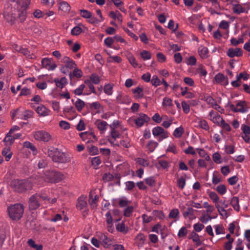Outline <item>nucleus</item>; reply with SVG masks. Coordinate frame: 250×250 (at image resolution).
Segmentation results:
<instances>
[{
  "instance_id": "1",
  "label": "nucleus",
  "mask_w": 250,
  "mask_h": 250,
  "mask_svg": "<svg viewBox=\"0 0 250 250\" xmlns=\"http://www.w3.org/2000/svg\"><path fill=\"white\" fill-rule=\"evenodd\" d=\"M42 179H36L31 177L28 179H14L11 182V187L13 190L18 193H21L27 190H31L34 185H42Z\"/></svg>"
},
{
  "instance_id": "2",
  "label": "nucleus",
  "mask_w": 250,
  "mask_h": 250,
  "mask_svg": "<svg viewBox=\"0 0 250 250\" xmlns=\"http://www.w3.org/2000/svg\"><path fill=\"white\" fill-rule=\"evenodd\" d=\"M55 163L66 164L71 161V157L58 148L51 147L47 149L45 153Z\"/></svg>"
},
{
  "instance_id": "3",
  "label": "nucleus",
  "mask_w": 250,
  "mask_h": 250,
  "mask_svg": "<svg viewBox=\"0 0 250 250\" xmlns=\"http://www.w3.org/2000/svg\"><path fill=\"white\" fill-rule=\"evenodd\" d=\"M42 178L44 182L56 183L64 179V176L61 172L52 170L46 171Z\"/></svg>"
},
{
  "instance_id": "4",
  "label": "nucleus",
  "mask_w": 250,
  "mask_h": 250,
  "mask_svg": "<svg viewBox=\"0 0 250 250\" xmlns=\"http://www.w3.org/2000/svg\"><path fill=\"white\" fill-rule=\"evenodd\" d=\"M10 217L13 220L20 219L24 212V207L22 204H15L10 206L7 208Z\"/></svg>"
},
{
  "instance_id": "5",
  "label": "nucleus",
  "mask_w": 250,
  "mask_h": 250,
  "mask_svg": "<svg viewBox=\"0 0 250 250\" xmlns=\"http://www.w3.org/2000/svg\"><path fill=\"white\" fill-rule=\"evenodd\" d=\"M17 10L14 9H12V8L5 7L4 11V17L8 22L13 24L14 23L16 19L17 18V14L16 13Z\"/></svg>"
},
{
  "instance_id": "6",
  "label": "nucleus",
  "mask_w": 250,
  "mask_h": 250,
  "mask_svg": "<svg viewBox=\"0 0 250 250\" xmlns=\"http://www.w3.org/2000/svg\"><path fill=\"white\" fill-rule=\"evenodd\" d=\"M76 208L78 210H83V215L87 214L88 209L87 208V197L82 195L79 197L77 201Z\"/></svg>"
},
{
  "instance_id": "7",
  "label": "nucleus",
  "mask_w": 250,
  "mask_h": 250,
  "mask_svg": "<svg viewBox=\"0 0 250 250\" xmlns=\"http://www.w3.org/2000/svg\"><path fill=\"white\" fill-rule=\"evenodd\" d=\"M61 62L64 64V66H62L61 68V71L62 73L65 74V68L72 69L77 67L75 62L71 58L67 56H64L61 60Z\"/></svg>"
},
{
  "instance_id": "8",
  "label": "nucleus",
  "mask_w": 250,
  "mask_h": 250,
  "mask_svg": "<svg viewBox=\"0 0 250 250\" xmlns=\"http://www.w3.org/2000/svg\"><path fill=\"white\" fill-rule=\"evenodd\" d=\"M34 139L38 141L48 142L51 139V135L44 130H39L33 133Z\"/></svg>"
},
{
  "instance_id": "9",
  "label": "nucleus",
  "mask_w": 250,
  "mask_h": 250,
  "mask_svg": "<svg viewBox=\"0 0 250 250\" xmlns=\"http://www.w3.org/2000/svg\"><path fill=\"white\" fill-rule=\"evenodd\" d=\"M152 134L154 137H159L158 141H162L163 140L167 138L168 137L167 131L161 126H156L152 129Z\"/></svg>"
},
{
  "instance_id": "10",
  "label": "nucleus",
  "mask_w": 250,
  "mask_h": 250,
  "mask_svg": "<svg viewBox=\"0 0 250 250\" xmlns=\"http://www.w3.org/2000/svg\"><path fill=\"white\" fill-rule=\"evenodd\" d=\"M229 107L230 109L235 112L245 113L248 111V109L247 103L245 101L238 102L236 105L230 104Z\"/></svg>"
},
{
  "instance_id": "11",
  "label": "nucleus",
  "mask_w": 250,
  "mask_h": 250,
  "mask_svg": "<svg viewBox=\"0 0 250 250\" xmlns=\"http://www.w3.org/2000/svg\"><path fill=\"white\" fill-rule=\"evenodd\" d=\"M42 64L43 68L50 71L54 70L56 67V64L52 61L51 58H43L42 60Z\"/></svg>"
},
{
  "instance_id": "12",
  "label": "nucleus",
  "mask_w": 250,
  "mask_h": 250,
  "mask_svg": "<svg viewBox=\"0 0 250 250\" xmlns=\"http://www.w3.org/2000/svg\"><path fill=\"white\" fill-rule=\"evenodd\" d=\"M28 204L30 210H35L40 207V204L38 199V193L33 194L30 197Z\"/></svg>"
},
{
  "instance_id": "13",
  "label": "nucleus",
  "mask_w": 250,
  "mask_h": 250,
  "mask_svg": "<svg viewBox=\"0 0 250 250\" xmlns=\"http://www.w3.org/2000/svg\"><path fill=\"white\" fill-rule=\"evenodd\" d=\"M227 54L230 58H233L234 57H239L243 55V51L240 48H230L227 51Z\"/></svg>"
},
{
  "instance_id": "14",
  "label": "nucleus",
  "mask_w": 250,
  "mask_h": 250,
  "mask_svg": "<svg viewBox=\"0 0 250 250\" xmlns=\"http://www.w3.org/2000/svg\"><path fill=\"white\" fill-rule=\"evenodd\" d=\"M149 120V118L146 115L141 113L134 120V122L138 127H141L144 125L145 123L147 122Z\"/></svg>"
},
{
  "instance_id": "15",
  "label": "nucleus",
  "mask_w": 250,
  "mask_h": 250,
  "mask_svg": "<svg viewBox=\"0 0 250 250\" xmlns=\"http://www.w3.org/2000/svg\"><path fill=\"white\" fill-rule=\"evenodd\" d=\"M208 116H209V120L217 125H218L223 119L217 112L212 110L209 112Z\"/></svg>"
},
{
  "instance_id": "16",
  "label": "nucleus",
  "mask_w": 250,
  "mask_h": 250,
  "mask_svg": "<svg viewBox=\"0 0 250 250\" xmlns=\"http://www.w3.org/2000/svg\"><path fill=\"white\" fill-rule=\"evenodd\" d=\"M36 112L40 116L45 117L50 115L51 111L43 104H40L36 109Z\"/></svg>"
},
{
  "instance_id": "17",
  "label": "nucleus",
  "mask_w": 250,
  "mask_h": 250,
  "mask_svg": "<svg viewBox=\"0 0 250 250\" xmlns=\"http://www.w3.org/2000/svg\"><path fill=\"white\" fill-rule=\"evenodd\" d=\"M214 79L217 83L222 85H227L229 84L228 78L222 73H219L216 75Z\"/></svg>"
},
{
  "instance_id": "18",
  "label": "nucleus",
  "mask_w": 250,
  "mask_h": 250,
  "mask_svg": "<svg viewBox=\"0 0 250 250\" xmlns=\"http://www.w3.org/2000/svg\"><path fill=\"white\" fill-rule=\"evenodd\" d=\"M146 240V236L142 233L137 234L134 238L135 242L139 247H142L144 245Z\"/></svg>"
},
{
  "instance_id": "19",
  "label": "nucleus",
  "mask_w": 250,
  "mask_h": 250,
  "mask_svg": "<svg viewBox=\"0 0 250 250\" xmlns=\"http://www.w3.org/2000/svg\"><path fill=\"white\" fill-rule=\"evenodd\" d=\"M89 204L92 208H95L97 207V202L99 199V197L97 195L93 196L92 192L89 193Z\"/></svg>"
},
{
  "instance_id": "20",
  "label": "nucleus",
  "mask_w": 250,
  "mask_h": 250,
  "mask_svg": "<svg viewBox=\"0 0 250 250\" xmlns=\"http://www.w3.org/2000/svg\"><path fill=\"white\" fill-rule=\"evenodd\" d=\"M84 84L85 86L87 87V88L89 89L88 91H86L85 93H83V95H89L91 93H93L94 94H96V92L95 89V87L94 85H93V83L91 82L90 80H89L88 79H86L84 81Z\"/></svg>"
},
{
  "instance_id": "21",
  "label": "nucleus",
  "mask_w": 250,
  "mask_h": 250,
  "mask_svg": "<svg viewBox=\"0 0 250 250\" xmlns=\"http://www.w3.org/2000/svg\"><path fill=\"white\" fill-rule=\"evenodd\" d=\"M58 3L59 9L64 12H68L71 9L70 5L66 1L60 0L58 1Z\"/></svg>"
},
{
  "instance_id": "22",
  "label": "nucleus",
  "mask_w": 250,
  "mask_h": 250,
  "mask_svg": "<svg viewBox=\"0 0 250 250\" xmlns=\"http://www.w3.org/2000/svg\"><path fill=\"white\" fill-rule=\"evenodd\" d=\"M188 238L192 239L195 244L197 246H200L202 244V241L200 240V236L194 231H192L191 234L188 235Z\"/></svg>"
},
{
  "instance_id": "23",
  "label": "nucleus",
  "mask_w": 250,
  "mask_h": 250,
  "mask_svg": "<svg viewBox=\"0 0 250 250\" xmlns=\"http://www.w3.org/2000/svg\"><path fill=\"white\" fill-rule=\"evenodd\" d=\"M95 125L97 126L98 129L103 132L106 130L108 125L106 122L100 120H97L96 121Z\"/></svg>"
},
{
  "instance_id": "24",
  "label": "nucleus",
  "mask_w": 250,
  "mask_h": 250,
  "mask_svg": "<svg viewBox=\"0 0 250 250\" xmlns=\"http://www.w3.org/2000/svg\"><path fill=\"white\" fill-rule=\"evenodd\" d=\"M89 107L92 111H95V113L101 112L103 107L101 104L98 102H93L89 104Z\"/></svg>"
},
{
  "instance_id": "25",
  "label": "nucleus",
  "mask_w": 250,
  "mask_h": 250,
  "mask_svg": "<svg viewBox=\"0 0 250 250\" xmlns=\"http://www.w3.org/2000/svg\"><path fill=\"white\" fill-rule=\"evenodd\" d=\"M54 82L55 83L56 85L61 89L67 83V79L65 77H62L61 79L56 78Z\"/></svg>"
},
{
  "instance_id": "26",
  "label": "nucleus",
  "mask_w": 250,
  "mask_h": 250,
  "mask_svg": "<svg viewBox=\"0 0 250 250\" xmlns=\"http://www.w3.org/2000/svg\"><path fill=\"white\" fill-rule=\"evenodd\" d=\"M100 240L102 241L103 245L105 248H108L111 245V239L104 234H101Z\"/></svg>"
},
{
  "instance_id": "27",
  "label": "nucleus",
  "mask_w": 250,
  "mask_h": 250,
  "mask_svg": "<svg viewBox=\"0 0 250 250\" xmlns=\"http://www.w3.org/2000/svg\"><path fill=\"white\" fill-rule=\"evenodd\" d=\"M239 202V198L236 196H234L231 198L230 202V204L233 207V209L238 212L240 210Z\"/></svg>"
},
{
  "instance_id": "28",
  "label": "nucleus",
  "mask_w": 250,
  "mask_h": 250,
  "mask_svg": "<svg viewBox=\"0 0 250 250\" xmlns=\"http://www.w3.org/2000/svg\"><path fill=\"white\" fill-rule=\"evenodd\" d=\"M115 6L122 12L126 14L127 10L124 6V2L121 0H112Z\"/></svg>"
},
{
  "instance_id": "29",
  "label": "nucleus",
  "mask_w": 250,
  "mask_h": 250,
  "mask_svg": "<svg viewBox=\"0 0 250 250\" xmlns=\"http://www.w3.org/2000/svg\"><path fill=\"white\" fill-rule=\"evenodd\" d=\"M198 53L202 58L205 59L208 57V50L205 46H200L198 49Z\"/></svg>"
},
{
  "instance_id": "30",
  "label": "nucleus",
  "mask_w": 250,
  "mask_h": 250,
  "mask_svg": "<svg viewBox=\"0 0 250 250\" xmlns=\"http://www.w3.org/2000/svg\"><path fill=\"white\" fill-rule=\"evenodd\" d=\"M109 16L115 20H117L121 22L123 21L122 15L118 11L110 12Z\"/></svg>"
},
{
  "instance_id": "31",
  "label": "nucleus",
  "mask_w": 250,
  "mask_h": 250,
  "mask_svg": "<svg viewBox=\"0 0 250 250\" xmlns=\"http://www.w3.org/2000/svg\"><path fill=\"white\" fill-rule=\"evenodd\" d=\"M73 69H74L73 71V73H72L71 72H70L69 73L70 78L71 79L72 76L76 77L77 78H81L83 76L82 71L80 69L77 68V67L75 68H74Z\"/></svg>"
},
{
  "instance_id": "32",
  "label": "nucleus",
  "mask_w": 250,
  "mask_h": 250,
  "mask_svg": "<svg viewBox=\"0 0 250 250\" xmlns=\"http://www.w3.org/2000/svg\"><path fill=\"white\" fill-rule=\"evenodd\" d=\"M179 216V211L177 208H173L171 209L168 214V217L171 219H175V221L178 220Z\"/></svg>"
},
{
  "instance_id": "33",
  "label": "nucleus",
  "mask_w": 250,
  "mask_h": 250,
  "mask_svg": "<svg viewBox=\"0 0 250 250\" xmlns=\"http://www.w3.org/2000/svg\"><path fill=\"white\" fill-rule=\"evenodd\" d=\"M215 208H217V211L221 216L225 218L228 217V215L227 211L224 208L221 206L219 204L215 205Z\"/></svg>"
},
{
  "instance_id": "34",
  "label": "nucleus",
  "mask_w": 250,
  "mask_h": 250,
  "mask_svg": "<svg viewBox=\"0 0 250 250\" xmlns=\"http://www.w3.org/2000/svg\"><path fill=\"white\" fill-rule=\"evenodd\" d=\"M2 154L5 157V160L6 161H9L12 155V153L10 151L9 147H4L3 149Z\"/></svg>"
},
{
  "instance_id": "35",
  "label": "nucleus",
  "mask_w": 250,
  "mask_h": 250,
  "mask_svg": "<svg viewBox=\"0 0 250 250\" xmlns=\"http://www.w3.org/2000/svg\"><path fill=\"white\" fill-rule=\"evenodd\" d=\"M217 217V215L216 214L214 216H211L207 214H204L202 215V216L200 218V221L202 223L206 224L209 221H210L212 219L216 218Z\"/></svg>"
},
{
  "instance_id": "36",
  "label": "nucleus",
  "mask_w": 250,
  "mask_h": 250,
  "mask_svg": "<svg viewBox=\"0 0 250 250\" xmlns=\"http://www.w3.org/2000/svg\"><path fill=\"white\" fill-rule=\"evenodd\" d=\"M208 196L209 198L212 201V202L215 203V205L219 204L218 203L220 199L219 197L215 192L210 191L208 193Z\"/></svg>"
},
{
  "instance_id": "37",
  "label": "nucleus",
  "mask_w": 250,
  "mask_h": 250,
  "mask_svg": "<svg viewBox=\"0 0 250 250\" xmlns=\"http://www.w3.org/2000/svg\"><path fill=\"white\" fill-rule=\"evenodd\" d=\"M17 17L19 18L21 22L24 21L26 18V11L25 9L21 11L17 10Z\"/></svg>"
},
{
  "instance_id": "38",
  "label": "nucleus",
  "mask_w": 250,
  "mask_h": 250,
  "mask_svg": "<svg viewBox=\"0 0 250 250\" xmlns=\"http://www.w3.org/2000/svg\"><path fill=\"white\" fill-rule=\"evenodd\" d=\"M158 146V143L154 141L151 140L146 145V147L148 150L150 152H153L154 149L157 147Z\"/></svg>"
},
{
  "instance_id": "39",
  "label": "nucleus",
  "mask_w": 250,
  "mask_h": 250,
  "mask_svg": "<svg viewBox=\"0 0 250 250\" xmlns=\"http://www.w3.org/2000/svg\"><path fill=\"white\" fill-rule=\"evenodd\" d=\"M85 103L80 99H78L75 103V105L79 112L81 111L83 107L84 106Z\"/></svg>"
},
{
  "instance_id": "40",
  "label": "nucleus",
  "mask_w": 250,
  "mask_h": 250,
  "mask_svg": "<svg viewBox=\"0 0 250 250\" xmlns=\"http://www.w3.org/2000/svg\"><path fill=\"white\" fill-rule=\"evenodd\" d=\"M150 82L152 85L155 87H157L161 84V80L159 79L158 77L156 75L152 76Z\"/></svg>"
},
{
  "instance_id": "41",
  "label": "nucleus",
  "mask_w": 250,
  "mask_h": 250,
  "mask_svg": "<svg viewBox=\"0 0 250 250\" xmlns=\"http://www.w3.org/2000/svg\"><path fill=\"white\" fill-rule=\"evenodd\" d=\"M101 160L99 156L93 157L91 159L92 165L95 167V168H98L99 166L101 164Z\"/></svg>"
},
{
  "instance_id": "42",
  "label": "nucleus",
  "mask_w": 250,
  "mask_h": 250,
  "mask_svg": "<svg viewBox=\"0 0 250 250\" xmlns=\"http://www.w3.org/2000/svg\"><path fill=\"white\" fill-rule=\"evenodd\" d=\"M34 112L31 110H26L23 112L22 115V119L26 120L29 118H32L33 116Z\"/></svg>"
},
{
  "instance_id": "43",
  "label": "nucleus",
  "mask_w": 250,
  "mask_h": 250,
  "mask_svg": "<svg viewBox=\"0 0 250 250\" xmlns=\"http://www.w3.org/2000/svg\"><path fill=\"white\" fill-rule=\"evenodd\" d=\"M216 234H224L225 229L222 225H216L213 226Z\"/></svg>"
},
{
  "instance_id": "44",
  "label": "nucleus",
  "mask_w": 250,
  "mask_h": 250,
  "mask_svg": "<svg viewBox=\"0 0 250 250\" xmlns=\"http://www.w3.org/2000/svg\"><path fill=\"white\" fill-rule=\"evenodd\" d=\"M3 141L6 145H11L14 143V138L12 136V134H9L8 132L4 138Z\"/></svg>"
},
{
  "instance_id": "45",
  "label": "nucleus",
  "mask_w": 250,
  "mask_h": 250,
  "mask_svg": "<svg viewBox=\"0 0 250 250\" xmlns=\"http://www.w3.org/2000/svg\"><path fill=\"white\" fill-rule=\"evenodd\" d=\"M184 133V129L182 126L176 128L173 133V135L177 138L181 137Z\"/></svg>"
},
{
  "instance_id": "46",
  "label": "nucleus",
  "mask_w": 250,
  "mask_h": 250,
  "mask_svg": "<svg viewBox=\"0 0 250 250\" xmlns=\"http://www.w3.org/2000/svg\"><path fill=\"white\" fill-rule=\"evenodd\" d=\"M140 56L144 61H146L151 59V54L148 51L143 50L140 53Z\"/></svg>"
},
{
  "instance_id": "47",
  "label": "nucleus",
  "mask_w": 250,
  "mask_h": 250,
  "mask_svg": "<svg viewBox=\"0 0 250 250\" xmlns=\"http://www.w3.org/2000/svg\"><path fill=\"white\" fill-rule=\"evenodd\" d=\"M85 88V85L84 84H81L78 88L74 90V93L76 95H83V90Z\"/></svg>"
},
{
  "instance_id": "48",
  "label": "nucleus",
  "mask_w": 250,
  "mask_h": 250,
  "mask_svg": "<svg viewBox=\"0 0 250 250\" xmlns=\"http://www.w3.org/2000/svg\"><path fill=\"white\" fill-rule=\"evenodd\" d=\"M47 191L46 190H42L40 193H38V197H40L42 201L45 202H47V201L49 200V197L47 194Z\"/></svg>"
},
{
  "instance_id": "49",
  "label": "nucleus",
  "mask_w": 250,
  "mask_h": 250,
  "mask_svg": "<svg viewBox=\"0 0 250 250\" xmlns=\"http://www.w3.org/2000/svg\"><path fill=\"white\" fill-rule=\"evenodd\" d=\"M104 91L107 95H111L113 93V86L110 84L105 85Z\"/></svg>"
},
{
  "instance_id": "50",
  "label": "nucleus",
  "mask_w": 250,
  "mask_h": 250,
  "mask_svg": "<svg viewBox=\"0 0 250 250\" xmlns=\"http://www.w3.org/2000/svg\"><path fill=\"white\" fill-rule=\"evenodd\" d=\"M134 208L132 206H127L124 210V216L129 217L132 215Z\"/></svg>"
},
{
  "instance_id": "51",
  "label": "nucleus",
  "mask_w": 250,
  "mask_h": 250,
  "mask_svg": "<svg viewBox=\"0 0 250 250\" xmlns=\"http://www.w3.org/2000/svg\"><path fill=\"white\" fill-rule=\"evenodd\" d=\"M133 92L136 94L135 95L136 98H142L143 97V89L141 87H137L135 89H133Z\"/></svg>"
},
{
  "instance_id": "52",
  "label": "nucleus",
  "mask_w": 250,
  "mask_h": 250,
  "mask_svg": "<svg viewBox=\"0 0 250 250\" xmlns=\"http://www.w3.org/2000/svg\"><path fill=\"white\" fill-rule=\"evenodd\" d=\"M136 163L144 167H147L149 165V162L146 159L142 158H138L136 160Z\"/></svg>"
},
{
  "instance_id": "53",
  "label": "nucleus",
  "mask_w": 250,
  "mask_h": 250,
  "mask_svg": "<svg viewBox=\"0 0 250 250\" xmlns=\"http://www.w3.org/2000/svg\"><path fill=\"white\" fill-rule=\"evenodd\" d=\"M128 60L129 62L134 67H141V65L138 64L135 60V58L133 56L130 55L128 57Z\"/></svg>"
},
{
  "instance_id": "54",
  "label": "nucleus",
  "mask_w": 250,
  "mask_h": 250,
  "mask_svg": "<svg viewBox=\"0 0 250 250\" xmlns=\"http://www.w3.org/2000/svg\"><path fill=\"white\" fill-rule=\"evenodd\" d=\"M81 13V16L85 19H88L91 18L92 13L86 10L81 9L80 10Z\"/></svg>"
},
{
  "instance_id": "55",
  "label": "nucleus",
  "mask_w": 250,
  "mask_h": 250,
  "mask_svg": "<svg viewBox=\"0 0 250 250\" xmlns=\"http://www.w3.org/2000/svg\"><path fill=\"white\" fill-rule=\"evenodd\" d=\"M216 191L221 195L225 194L227 192V188L224 185H220L216 187Z\"/></svg>"
},
{
  "instance_id": "56",
  "label": "nucleus",
  "mask_w": 250,
  "mask_h": 250,
  "mask_svg": "<svg viewBox=\"0 0 250 250\" xmlns=\"http://www.w3.org/2000/svg\"><path fill=\"white\" fill-rule=\"evenodd\" d=\"M194 210L191 208H188L184 212L183 215L185 217H188L191 218L194 215Z\"/></svg>"
},
{
  "instance_id": "57",
  "label": "nucleus",
  "mask_w": 250,
  "mask_h": 250,
  "mask_svg": "<svg viewBox=\"0 0 250 250\" xmlns=\"http://www.w3.org/2000/svg\"><path fill=\"white\" fill-rule=\"evenodd\" d=\"M116 229L118 231L124 232L125 233H127V229L125 228V226L124 223H119L116 225Z\"/></svg>"
},
{
  "instance_id": "58",
  "label": "nucleus",
  "mask_w": 250,
  "mask_h": 250,
  "mask_svg": "<svg viewBox=\"0 0 250 250\" xmlns=\"http://www.w3.org/2000/svg\"><path fill=\"white\" fill-rule=\"evenodd\" d=\"M187 229L185 227H183L179 229L177 235L179 238H183L187 235Z\"/></svg>"
},
{
  "instance_id": "59",
  "label": "nucleus",
  "mask_w": 250,
  "mask_h": 250,
  "mask_svg": "<svg viewBox=\"0 0 250 250\" xmlns=\"http://www.w3.org/2000/svg\"><path fill=\"white\" fill-rule=\"evenodd\" d=\"M199 126L202 129L205 130H208L209 126L208 122L205 120H202L199 122Z\"/></svg>"
},
{
  "instance_id": "60",
  "label": "nucleus",
  "mask_w": 250,
  "mask_h": 250,
  "mask_svg": "<svg viewBox=\"0 0 250 250\" xmlns=\"http://www.w3.org/2000/svg\"><path fill=\"white\" fill-rule=\"evenodd\" d=\"M186 185V179L183 177H181L177 179V186L183 189Z\"/></svg>"
},
{
  "instance_id": "61",
  "label": "nucleus",
  "mask_w": 250,
  "mask_h": 250,
  "mask_svg": "<svg viewBox=\"0 0 250 250\" xmlns=\"http://www.w3.org/2000/svg\"><path fill=\"white\" fill-rule=\"evenodd\" d=\"M218 125L222 127L224 129L226 130L227 131H230L231 130V128L230 127L229 125L226 123L225 120L223 119Z\"/></svg>"
},
{
  "instance_id": "62",
  "label": "nucleus",
  "mask_w": 250,
  "mask_h": 250,
  "mask_svg": "<svg viewBox=\"0 0 250 250\" xmlns=\"http://www.w3.org/2000/svg\"><path fill=\"white\" fill-rule=\"evenodd\" d=\"M163 105L165 106L172 107L173 104L170 98L165 97L163 99Z\"/></svg>"
},
{
  "instance_id": "63",
  "label": "nucleus",
  "mask_w": 250,
  "mask_h": 250,
  "mask_svg": "<svg viewBox=\"0 0 250 250\" xmlns=\"http://www.w3.org/2000/svg\"><path fill=\"white\" fill-rule=\"evenodd\" d=\"M31 94V90L28 88L26 87H24L23 88L21 89L20 94L19 95L20 96H27Z\"/></svg>"
},
{
  "instance_id": "64",
  "label": "nucleus",
  "mask_w": 250,
  "mask_h": 250,
  "mask_svg": "<svg viewBox=\"0 0 250 250\" xmlns=\"http://www.w3.org/2000/svg\"><path fill=\"white\" fill-rule=\"evenodd\" d=\"M212 159L216 164H221L222 163L221 156L218 152H216L213 154Z\"/></svg>"
}]
</instances>
